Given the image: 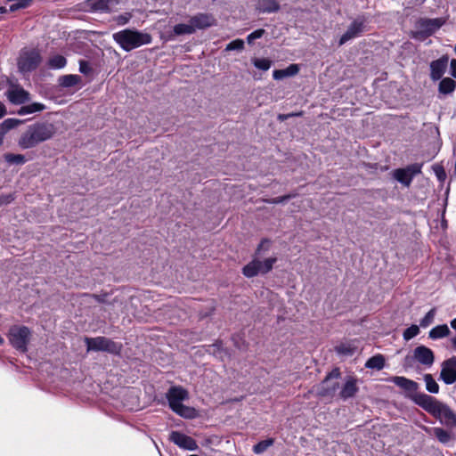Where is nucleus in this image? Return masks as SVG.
Masks as SVG:
<instances>
[{
	"label": "nucleus",
	"instance_id": "nucleus-1",
	"mask_svg": "<svg viewBox=\"0 0 456 456\" xmlns=\"http://www.w3.org/2000/svg\"><path fill=\"white\" fill-rule=\"evenodd\" d=\"M414 403L449 428H456V412L445 403L429 395H416Z\"/></svg>",
	"mask_w": 456,
	"mask_h": 456
},
{
	"label": "nucleus",
	"instance_id": "nucleus-2",
	"mask_svg": "<svg viewBox=\"0 0 456 456\" xmlns=\"http://www.w3.org/2000/svg\"><path fill=\"white\" fill-rule=\"evenodd\" d=\"M55 134L53 124L49 122H36L28 126L18 140V145L22 150L31 149L41 142L50 140Z\"/></svg>",
	"mask_w": 456,
	"mask_h": 456
},
{
	"label": "nucleus",
	"instance_id": "nucleus-3",
	"mask_svg": "<svg viewBox=\"0 0 456 456\" xmlns=\"http://www.w3.org/2000/svg\"><path fill=\"white\" fill-rule=\"evenodd\" d=\"M112 38L125 52H130L142 45H149L152 41L149 33L131 28L114 33Z\"/></svg>",
	"mask_w": 456,
	"mask_h": 456
},
{
	"label": "nucleus",
	"instance_id": "nucleus-4",
	"mask_svg": "<svg viewBox=\"0 0 456 456\" xmlns=\"http://www.w3.org/2000/svg\"><path fill=\"white\" fill-rule=\"evenodd\" d=\"M166 398L170 409L177 415L186 419H192L195 417V409L183 404V402L189 398L188 391L183 387H171L166 394Z\"/></svg>",
	"mask_w": 456,
	"mask_h": 456
},
{
	"label": "nucleus",
	"instance_id": "nucleus-5",
	"mask_svg": "<svg viewBox=\"0 0 456 456\" xmlns=\"http://www.w3.org/2000/svg\"><path fill=\"white\" fill-rule=\"evenodd\" d=\"M85 342L87 351L106 352L118 355L122 350V344L115 342L106 337L86 338Z\"/></svg>",
	"mask_w": 456,
	"mask_h": 456
},
{
	"label": "nucleus",
	"instance_id": "nucleus-6",
	"mask_svg": "<svg viewBox=\"0 0 456 456\" xmlns=\"http://www.w3.org/2000/svg\"><path fill=\"white\" fill-rule=\"evenodd\" d=\"M8 339L12 347L22 353L27 352L31 330L27 326L13 325L9 329Z\"/></svg>",
	"mask_w": 456,
	"mask_h": 456
},
{
	"label": "nucleus",
	"instance_id": "nucleus-7",
	"mask_svg": "<svg viewBox=\"0 0 456 456\" xmlns=\"http://www.w3.org/2000/svg\"><path fill=\"white\" fill-rule=\"evenodd\" d=\"M41 61L42 57L38 49L24 48L20 53L17 65L21 73H28L37 69Z\"/></svg>",
	"mask_w": 456,
	"mask_h": 456
},
{
	"label": "nucleus",
	"instance_id": "nucleus-8",
	"mask_svg": "<svg viewBox=\"0 0 456 456\" xmlns=\"http://www.w3.org/2000/svg\"><path fill=\"white\" fill-rule=\"evenodd\" d=\"M340 376L341 373L338 368H335L329 372L322 383L317 387V395L321 397L332 398L339 388V382L338 379Z\"/></svg>",
	"mask_w": 456,
	"mask_h": 456
},
{
	"label": "nucleus",
	"instance_id": "nucleus-9",
	"mask_svg": "<svg viewBox=\"0 0 456 456\" xmlns=\"http://www.w3.org/2000/svg\"><path fill=\"white\" fill-rule=\"evenodd\" d=\"M276 261V257H269L264 261L253 259L242 268V273L247 278L255 277L259 273L265 274L273 269V266Z\"/></svg>",
	"mask_w": 456,
	"mask_h": 456
},
{
	"label": "nucleus",
	"instance_id": "nucleus-10",
	"mask_svg": "<svg viewBox=\"0 0 456 456\" xmlns=\"http://www.w3.org/2000/svg\"><path fill=\"white\" fill-rule=\"evenodd\" d=\"M368 19L364 15L355 18L348 26L346 31L340 37L338 45H345L349 40L362 36L366 30Z\"/></svg>",
	"mask_w": 456,
	"mask_h": 456
},
{
	"label": "nucleus",
	"instance_id": "nucleus-11",
	"mask_svg": "<svg viewBox=\"0 0 456 456\" xmlns=\"http://www.w3.org/2000/svg\"><path fill=\"white\" fill-rule=\"evenodd\" d=\"M444 22V20L442 18L420 19L417 23L419 30L414 33L413 37L415 38H426L430 37L438 30Z\"/></svg>",
	"mask_w": 456,
	"mask_h": 456
},
{
	"label": "nucleus",
	"instance_id": "nucleus-12",
	"mask_svg": "<svg viewBox=\"0 0 456 456\" xmlns=\"http://www.w3.org/2000/svg\"><path fill=\"white\" fill-rule=\"evenodd\" d=\"M422 164L414 163L407 166L404 168H397L393 171V177L402 183L409 187L416 175L421 173Z\"/></svg>",
	"mask_w": 456,
	"mask_h": 456
},
{
	"label": "nucleus",
	"instance_id": "nucleus-13",
	"mask_svg": "<svg viewBox=\"0 0 456 456\" xmlns=\"http://www.w3.org/2000/svg\"><path fill=\"white\" fill-rule=\"evenodd\" d=\"M387 380L407 392L408 398L411 399L413 403V398L416 395H426L423 392H418L419 386L416 381L405 377L395 376L389 378Z\"/></svg>",
	"mask_w": 456,
	"mask_h": 456
},
{
	"label": "nucleus",
	"instance_id": "nucleus-14",
	"mask_svg": "<svg viewBox=\"0 0 456 456\" xmlns=\"http://www.w3.org/2000/svg\"><path fill=\"white\" fill-rule=\"evenodd\" d=\"M439 379L445 385L456 382V356H452L442 362Z\"/></svg>",
	"mask_w": 456,
	"mask_h": 456
},
{
	"label": "nucleus",
	"instance_id": "nucleus-15",
	"mask_svg": "<svg viewBox=\"0 0 456 456\" xmlns=\"http://www.w3.org/2000/svg\"><path fill=\"white\" fill-rule=\"evenodd\" d=\"M169 440L183 450L197 451L199 448L195 439L179 431H172Z\"/></svg>",
	"mask_w": 456,
	"mask_h": 456
},
{
	"label": "nucleus",
	"instance_id": "nucleus-16",
	"mask_svg": "<svg viewBox=\"0 0 456 456\" xmlns=\"http://www.w3.org/2000/svg\"><path fill=\"white\" fill-rule=\"evenodd\" d=\"M449 62L447 54L441 56L439 59L432 61L429 64L430 74L429 77L432 81H438L443 78L446 72Z\"/></svg>",
	"mask_w": 456,
	"mask_h": 456
},
{
	"label": "nucleus",
	"instance_id": "nucleus-17",
	"mask_svg": "<svg viewBox=\"0 0 456 456\" xmlns=\"http://www.w3.org/2000/svg\"><path fill=\"white\" fill-rule=\"evenodd\" d=\"M119 4V0H86V6L94 12H110Z\"/></svg>",
	"mask_w": 456,
	"mask_h": 456
},
{
	"label": "nucleus",
	"instance_id": "nucleus-18",
	"mask_svg": "<svg viewBox=\"0 0 456 456\" xmlns=\"http://www.w3.org/2000/svg\"><path fill=\"white\" fill-rule=\"evenodd\" d=\"M413 358L419 363L430 368L435 362L434 352L426 346H419L413 350Z\"/></svg>",
	"mask_w": 456,
	"mask_h": 456
},
{
	"label": "nucleus",
	"instance_id": "nucleus-19",
	"mask_svg": "<svg viewBox=\"0 0 456 456\" xmlns=\"http://www.w3.org/2000/svg\"><path fill=\"white\" fill-rule=\"evenodd\" d=\"M190 21L194 28V32L198 29H206L216 25V19L210 13L199 12L190 18Z\"/></svg>",
	"mask_w": 456,
	"mask_h": 456
},
{
	"label": "nucleus",
	"instance_id": "nucleus-20",
	"mask_svg": "<svg viewBox=\"0 0 456 456\" xmlns=\"http://www.w3.org/2000/svg\"><path fill=\"white\" fill-rule=\"evenodd\" d=\"M8 100L16 105L23 104L29 101V93L20 86H14L6 92Z\"/></svg>",
	"mask_w": 456,
	"mask_h": 456
},
{
	"label": "nucleus",
	"instance_id": "nucleus-21",
	"mask_svg": "<svg viewBox=\"0 0 456 456\" xmlns=\"http://www.w3.org/2000/svg\"><path fill=\"white\" fill-rule=\"evenodd\" d=\"M256 10L260 13H273L280 10L276 0H252Z\"/></svg>",
	"mask_w": 456,
	"mask_h": 456
},
{
	"label": "nucleus",
	"instance_id": "nucleus-22",
	"mask_svg": "<svg viewBox=\"0 0 456 456\" xmlns=\"http://www.w3.org/2000/svg\"><path fill=\"white\" fill-rule=\"evenodd\" d=\"M357 380L354 378H349L339 392V397L344 401L354 397L358 392Z\"/></svg>",
	"mask_w": 456,
	"mask_h": 456
},
{
	"label": "nucleus",
	"instance_id": "nucleus-23",
	"mask_svg": "<svg viewBox=\"0 0 456 456\" xmlns=\"http://www.w3.org/2000/svg\"><path fill=\"white\" fill-rule=\"evenodd\" d=\"M299 71L297 64H290L286 69H275L273 72V77L275 80H281L288 77H293Z\"/></svg>",
	"mask_w": 456,
	"mask_h": 456
},
{
	"label": "nucleus",
	"instance_id": "nucleus-24",
	"mask_svg": "<svg viewBox=\"0 0 456 456\" xmlns=\"http://www.w3.org/2000/svg\"><path fill=\"white\" fill-rule=\"evenodd\" d=\"M456 89V81L451 77H443L438 84V93L443 95L452 94Z\"/></svg>",
	"mask_w": 456,
	"mask_h": 456
},
{
	"label": "nucleus",
	"instance_id": "nucleus-25",
	"mask_svg": "<svg viewBox=\"0 0 456 456\" xmlns=\"http://www.w3.org/2000/svg\"><path fill=\"white\" fill-rule=\"evenodd\" d=\"M386 359L383 354H378L367 360L364 366L367 369L380 370L385 367Z\"/></svg>",
	"mask_w": 456,
	"mask_h": 456
},
{
	"label": "nucleus",
	"instance_id": "nucleus-26",
	"mask_svg": "<svg viewBox=\"0 0 456 456\" xmlns=\"http://www.w3.org/2000/svg\"><path fill=\"white\" fill-rule=\"evenodd\" d=\"M451 333L446 324L437 325L430 330L428 337L431 339H439L447 337Z\"/></svg>",
	"mask_w": 456,
	"mask_h": 456
},
{
	"label": "nucleus",
	"instance_id": "nucleus-27",
	"mask_svg": "<svg viewBox=\"0 0 456 456\" xmlns=\"http://www.w3.org/2000/svg\"><path fill=\"white\" fill-rule=\"evenodd\" d=\"M81 82V77L78 75H63L59 77V85L62 87H72Z\"/></svg>",
	"mask_w": 456,
	"mask_h": 456
},
{
	"label": "nucleus",
	"instance_id": "nucleus-28",
	"mask_svg": "<svg viewBox=\"0 0 456 456\" xmlns=\"http://www.w3.org/2000/svg\"><path fill=\"white\" fill-rule=\"evenodd\" d=\"M423 380L425 382L426 390L428 393L435 395L439 393V385L430 373L424 374Z\"/></svg>",
	"mask_w": 456,
	"mask_h": 456
},
{
	"label": "nucleus",
	"instance_id": "nucleus-29",
	"mask_svg": "<svg viewBox=\"0 0 456 456\" xmlns=\"http://www.w3.org/2000/svg\"><path fill=\"white\" fill-rule=\"evenodd\" d=\"M67 64V60L61 54H56L49 58L47 65L52 69H61Z\"/></svg>",
	"mask_w": 456,
	"mask_h": 456
},
{
	"label": "nucleus",
	"instance_id": "nucleus-30",
	"mask_svg": "<svg viewBox=\"0 0 456 456\" xmlns=\"http://www.w3.org/2000/svg\"><path fill=\"white\" fill-rule=\"evenodd\" d=\"M173 32L176 36L191 35L195 33L190 20L188 23H179L175 25L173 27Z\"/></svg>",
	"mask_w": 456,
	"mask_h": 456
},
{
	"label": "nucleus",
	"instance_id": "nucleus-31",
	"mask_svg": "<svg viewBox=\"0 0 456 456\" xmlns=\"http://www.w3.org/2000/svg\"><path fill=\"white\" fill-rule=\"evenodd\" d=\"M45 109V106L43 103L33 102L31 104L26 105V106H22L18 110V114L19 115L31 114V113L42 111Z\"/></svg>",
	"mask_w": 456,
	"mask_h": 456
},
{
	"label": "nucleus",
	"instance_id": "nucleus-32",
	"mask_svg": "<svg viewBox=\"0 0 456 456\" xmlns=\"http://www.w3.org/2000/svg\"><path fill=\"white\" fill-rule=\"evenodd\" d=\"M431 430L432 434L436 437V439L444 444L449 443L450 440L452 439L451 434L443 428L436 427L433 428Z\"/></svg>",
	"mask_w": 456,
	"mask_h": 456
},
{
	"label": "nucleus",
	"instance_id": "nucleus-33",
	"mask_svg": "<svg viewBox=\"0 0 456 456\" xmlns=\"http://www.w3.org/2000/svg\"><path fill=\"white\" fill-rule=\"evenodd\" d=\"M4 159L9 165H23L27 162L26 157L22 154L5 153Z\"/></svg>",
	"mask_w": 456,
	"mask_h": 456
},
{
	"label": "nucleus",
	"instance_id": "nucleus-34",
	"mask_svg": "<svg viewBox=\"0 0 456 456\" xmlns=\"http://www.w3.org/2000/svg\"><path fill=\"white\" fill-rule=\"evenodd\" d=\"M274 444V439L273 438H267L265 440H262L260 442H258L257 444H256L254 446H253V452L255 454H262L264 453L269 447H271L272 445H273Z\"/></svg>",
	"mask_w": 456,
	"mask_h": 456
},
{
	"label": "nucleus",
	"instance_id": "nucleus-35",
	"mask_svg": "<svg viewBox=\"0 0 456 456\" xmlns=\"http://www.w3.org/2000/svg\"><path fill=\"white\" fill-rule=\"evenodd\" d=\"M8 11L11 12L28 7L33 0H7Z\"/></svg>",
	"mask_w": 456,
	"mask_h": 456
},
{
	"label": "nucleus",
	"instance_id": "nucleus-36",
	"mask_svg": "<svg viewBox=\"0 0 456 456\" xmlns=\"http://www.w3.org/2000/svg\"><path fill=\"white\" fill-rule=\"evenodd\" d=\"M21 123L22 121L17 118H6L0 125L1 132L6 134L8 131L15 128Z\"/></svg>",
	"mask_w": 456,
	"mask_h": 456
},
{
	"label": "nucleus",
	"instance_id": "nucleus-37",
	"mask_svg": "<svg viewBox=\"0 0 456 456\" xmlns=\"http://www.w3.org/2000/svg\"><path fill=\"white\" fill-rule=\"evenodd\" d=\"M436 309L434 307L432 309H430L427 314L426 315L420 320L419 322V325L420 327L422 328H427L428 327L430 324L433 323L434 322V319H435V316H436Z\"/></svg>",
	"mask_w": 456,
	"mask_h": 456
},
{
	"label": "nucleus",
	"instance_id": "nucleus-38",
	"mask_svg": "<svg viewBox=\"0 0 456 456\" xmlns=\"http://www.w3.org/2000/svg\"><path fill=\"white\" fill-rule=\"evenodd\" d=\"M419 333V327L416 324H412L403 331V338L405 341H409L411 338L418 336Z\"/></svg>",
	"mask_w": 456,
	"mask_h": 456
},
{
	"label": "nucleus",
	"instance_id": "nucleus-39",
	"mask_svg": "<svg viewBox=\"0 0 456 456\" xmlns=\"http://www.w3.org/2000/svg\"><path fill=\"white\" fill-rule=\"evenodd\" d=\"M253 64L256 69L266 71L271 68L272 61L265 58H255Z\"/></svg>",
	"mask_w": 456,
	"mask_h": 456
},
{
	"label": "nucleus",
	"instance_id": "nucleus-40",
	"mask_svg": "<svg viewBox=\"0 0 456 456\" xmlns=\"http://www.w3.org/2000/svg\"><path fill=\"white\" fill-rule=\"evenodd\" d=\"M210 348H212V353L216 357L220 358L221 360H224V356L227 354L226 350H224L222 346V342L217 341L215 344L210 346Z\"/></svg>",
	"mask_w": 456,
	"mask_h": 456
},
{
	"label": "nucleus",
	"instance_id": "nucleus-41",
	"mask_svg": "<svg viewBox=\"0 0 456 456\" xmlns=\"http://www.w3.org/2000/svg\"><path fill=\"white\" fill-rule=\"evenodd\" d=\"M336 352L341 355L351 356L354 353V347L349 344H341L336 346Z\"/></svg>",
	"mask_w": 456,
	"mask_h": 456
},
{
	"label": "nucleus",
	"instance_id": "nucleus-42",
	"mask_svg": "<svg viewBox=\"0 0 456 456\" xmlns=\"http://www.w3.org/2000/svg\"><path fill=\"white\" fill-rule=\"evenodd\" d=\"M243 49L244 41L242 39H235L230 42L225 47V51H241Z\"/></svg>",
	"mask_w": 456,
	"mask_h": 456
},
{
	"label": "nucleus",
	"instance_id": "nucleus-43",
	"mask_svg": "<svg viewBox=\"0 0 456 456\" xmlns=\"http://www.w3.org/2000/svg\"><path fill=\"white\" fill-rule=\"evenodd\" d=\"M79 71L86 76H90L93 74V68L87 61L80 60Z\"/></svg>",
	"mask_w": 456,
	"mask_h": 456
},
{
	"label": "nucleus",
	"instance_id": "nucleus-44",
	"mask_svg": "<svg viewBox=\"0 0 456 456\" xmlns=\"http://www.w3.org/2000/svg\"><path fill=\"white\" fill-rule=\"evenodd\" d=\"M265 34V30L264 28H258L248 35L247 42L251 45L256 39L261 38Z\"/></svg>",
	"mask_w": 456,
	"mask_h": 456
},
{
	"label": "nucleus",
	"instance_id": "nucleus-45",
	"mask_svg": "<svg viewBox=\"0 0 456 456\" xmlns=\"http://www.w3.org/2000/svg\"><path fill=\"white\" fill-rule=\"evenodd\" d=\"M131 18L132 14L130 12H125L115 17L114 20L117 22L118 25L124 26L129 22Z\"/></svg>",
	"mask_w": 456,
	"mask_h": 456
},
{
	"label": "nucleus",
	"instance_id": "nucleus-46",
	"mask_svg": "<svg viewBox=\"0 0 456 456\" xmlns=\"http://www.w3.org/2000/svg\"><path fill=\"white\" fill-rule=\"evenodd\" d=\"M15 200V193H8L0 195V208L9 205Z\"/></svg>",
	"mask_w": 456,
	"mask_h": 456
},
{
	"label": "nucleus",
	"instance_id": "nucleus-47",
	"mask_svg": "<svg viewBox=\"0 0 456 456\" xmlns=\"http://www.w3.org/2000/svg\"><path fill=\"white\" fill-rule=\"evenodd\" d=\"M295 195H293V194H287V195L277 197V198H274V199H272V200H267L265 201L267 203H270V204H280V203H283V202L290 200Z\"/></svg>",
	"mask_w": 456,
	"mask_h": 456
},
{
	"label": "nucleus",
	"instance_id": "nucleus-48",
	"mask_svg": "<svg viewBox=\"0 0 456 456\" xmlns=\"http://www.w3.org/2000/svg\"><path fill=\"white\" fill-rule=\"evenodd\" d=\"M269 245L270 240L263 239L256 248V253L259 254L262 250L267 251L269 249Z\"/></svg>",
	"mask_w": 456,
	"mask_h": 456
},
{
	"label": "nucleus",
	"instance_id": "nucleus-49",
	"mask_svg": "<svg viewBox=\"0 0 456 456\" xmlns=\"http://www.w3.org/2000/svg\"><path fill=\"white\" fill-rule=\"evenodd\" d=\"M434 170L439 180H443L445 177V172L442 167H434Z\"/></svg>",
	"mask_w": 456,
	"mask_h": 456
},
{
	"label": "nucleus",
	"instance_id": "nucleus-50",
	"mask_svg": "<svg viewBox=\"0 0 456 456\" xmlns=\"http://www.w3.org/2000/svg\"><path fill=\"white\" fill-rule=\"evenodd\" d=\"M450 74L456 79V59H452L450 61Z\"/></svg>",
	"mask_w": 456,
	"mask_h": 456
},
{
	"label": "nucleus",
	"instance_id": "nucleus-51",
	"mask_svg": "<svg viewBox=\"0 0 456 456\" xmlns=\"http://www.w3.org/2000/svg\"><path fill=\"white\" fill-rule=\"evenodd\" d=\"M6 114V108L4 103L0 102V118Z\"/></svg>",
	"mask_w": 456,
	"mask_h": 456
},
{
	"label": "nucleus",
	"instance_id": "nucleus-52",
	"mask_svg": "<svg viewBox=\"0 0 456 456\" xmlns=\"http://www.w3.org/2000/svg\"><path fill=\"white\" fill-rule=\"evenodd\" d=\"M302 115L303 111L288 113L289 118L292 117H301Z\"/></svg>",
	"mask_w": 456,
	"mask_h": 456
},
{
	"label": "nucleus",
	"instance_id": "nucleus-53",
	"mask_svg": "<svg viewBox=\"0 0 456 456\" xmlns=\"http://www.w3.org/2000/svg\"><path fill=\"white\" fill-rule=\"evenodd\" d=\"M288 118H289L288 114H280V115L278 116V119H279L280 121H285V120H287Z\"/></svg>",
	"mask_w": 456,
	"mask_h": 456
},
{
	"label": "nucleus",
	"instance_id": "nucleus-54",
	"mask_svg": "<svg viewBox=\"0 0 456 456\" xmlns=\"http://www.w3.org/2000/svg\"><path fill=\"white\" fill-rule=\"evenodd\" d=\"M450 324H451V327H452L453 330H456V318H455V319H453V320H452V321H451V322H450Z\"/></svg>",
	"mask_w": 456,
	"mask_h": 456
},
{
	"label": "nucleus",
	"instance_id": "nucleus-55",
	"mask_svg": "<svg viewBox=\"0 0 456 456\" xmlns=\"http://www.w3.org/2000/svg\"><path fill=\"white\" fill-rule=\"evenodd\" d=\"M4 134L0 131V145H2L4 142Z\"/></svg>",
	"mask_w": 456,
	"mask_h": 456
},
{
	"label": "nucleus",
	"instance_id": "nucleus-56",
	"mask_svg": "<svg viewBox=\"0 0 456 456\" xmlns=\"http://www.w3.org/2000/svg\"><path fill=\"white\" fill-rule=\"evenodd\" d=\"M453 347L456 349V337L452 339Z\"/></svg>",
	"mask_w": 456,
	"mask_h": 456
},
{
	"label": "nucleus",
	"instance_id": "nucleus-57",
	"mask_svg": "<svg viewBox=\"0 0 456 456\" xmlns=\"http://www.w3.org/2000/svg\"><path fill=\"white\" fill-rule=\"evenodd\" d=\"M0 12L3 13V12H7V9L6 7H1L0 8Z\"/></svg>",
	"mask_w": 456,
	"mask_h": 456
},
{
	"label": "nucleus",
	"instance_id": "nucleus-58",
	"mask_svg": "<svg viewBox=\"0 0 456 456\" xmlns=\"http://www.w3.org/2000/svg\"><path fill=\"white\" fill-rule=\"evenodd\" d=\"M4 342V338L0 336V346L3 345Z\"/></svg>",
	"mask_w": 456,
	"mask_h": 456
},
{
	"label": "nucleus",
	"instance_id": "nucleus-59",
	"mask_svg": "<svg viewBox=\"0 0 456 456\" xmlns=\"http://www.w3.org/2000/svg\"><path fill=\"white\" fill-rule=\"evenodd\" d=\"M93 297H94V298H96L98 301H101V299H100V297H99V296L94 295Z\"/></svg>",
	"mask_w": 456,
	"mask_h": 456
},
{
	"label": "nucleus",
	"instance_id": "nucleus-60",
	"mask_svg": "<svg viewBox=\"0 0 456 456\" xmlns=\"http://www.w3.org/2000/svg\"><path fill=\"white\" fill-rule=\"evenodd\" d=\"M409 360H410V357H409V356H406V357H405V362H409Z\"/></svg>",
	"mask_w": 456,
	"mask_h": 456
},
{
	"label": "nucleus",
	"instance_id": "nucleus-61",
	"mask_svg": "<svg viewBox=\"0 0 456 456\" xmlns=\"http://www.w3.org/2000/svg\"><path fill=\"white\" fill-rule=\"evenodd\" d=\"M189 456H199V455H196V454H191V455H189Z\"/></svg>",
	"mask_w": 456,
	"mask_h": 456
}]
</instances>
